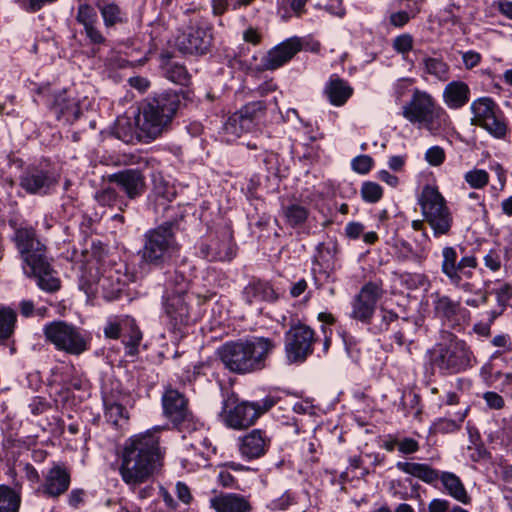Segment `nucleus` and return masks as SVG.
<instances>
[{
  "instance_id": "f257e3e1",
  "label": "nucleus",
  "mask_w": 512,
  "mask_h": 512,
  "mask_svg": "<svg viewBox=\"0 0 512 512\" xmlns=\"http://www.w3.org/2000/svg\"><path fill=\"white\" fill-rule=\"evenodd\" d=\"M160 431L159 427H155L125 440L118 470L121 479L128 486L135 488L147 482L160 464L163 457Z\"/></svg>"
},
{
  "instance_id": "f03ea898",
  "label": "nucleus",
  "mask_w": 512,
  "mask_h": 512,
  "mask_svg": "<svg viewBox=\"0 0 512 512\" xmlns=\"http://www.w3.org/2000/svg\"><path fill=\"white\" fill-rule=\"evenodd\" d=\"M277 347L273 338L248 336L223 343L217 355L230 372L246 375L264 370Z\"/></svg>"
},
{
  "instance_id": "7ed1b4c3",
  "label": "nucleus",
  "mask_w": 512,
  "mask_h": 512,
  "mask_svg": "<svg viewBox=\"0 0 512 512\" xmlns=\"http://www.w3.org/2000/svg\"><path fill=\"white\" fill-rule=\"evenodd\" d=\"M180 104L181 96L176 91H164L147 98L136 119L138 140L149 143L166 132Z\"/></svg>"
},
{
  "instance_id": "20e7f679",
  "label": "nucleus",
  "mask_w": 512,
  "mask_h": 512,
  "mask_svg": "<svg viewBox=\"0 0 512 512\" xmlns=\"http://www.w3.org/2000/svg\"><path fill=\"white\" fill-rule=\"evenodd\" d=\"M178 221H166L149 229L143 236V246L139 251L140 263L150 269H160L175 261L181 251L177 241Z\"/></svg>"
},
{
  "instance_id": "39448f33",
  "label": "nucleus",
  "mask_w": 512,
  "mask_h": 512,
  "mask_svg": "<svg viewBox=\"0 0 512 512\" xmlns=\"http://www.w3.org/2000/svg\"><path fill=\"white\" fill-rule=\"evenodd\" d=\"M162 406L164 415L184 433L183 438H187L186 433L190 435L191 449L203 457L207 455L211 443L206 436V429L189 410L188 400L184 394L174 388H167L162 395Z\"/></svg>"
},
{
  "instance_id": "423d86ee",
  "label": "nucleus",
  "mask_w": 512,
  "mask_h": 512,
  "mask_svg": "<svg viewBox=\"0 0 512 512\" xmlns=\"http://www.w3.org/2000/svg\"><path fill=\"white\" fill-rule=\"evenodd\" d=\"M474 360L473 352L463 340L451 339L437 343L427 351L426 365L432 374L446 376L471 368Z\"/></svg>"
},
{
  "instance_id": "0eeeda50",
  "label": "nucleus",
  "mask_w": 512,
  "mask_h": 512,
  "mask_svg": "<svg viewBox=\"0 0 512 512\" xmlns=\"http://www.w3.org/2000/svg\"><path fill=\"white\" fill-rule=\"evenodd\" d=\"M441 257V272L449 283L464 293L479 295L480 305L486 304L488 293L477 289L476 285L469 281L474 275L473 270L478 266L477 258L474 255H465L459 259L454 246H444L441 250Z\"/></svg>"
},
{
  "instance_id": "6e6552de",
  "label": "nucleus",
  "mask_w": 512,
  "mask_h": 512,
  "mask_svg": "<svg viewBox=\"0 0 512 512\" xmlns=\"http://www.w3.org/2000/svg\"><path fill=\"white\" fill-rule=\"evenodd\" d=\"M418 205L435 238L451 234L453 215L437 187L425 185L418 197Z\"/></svg>"
},
{
  "instance_id": "1a4fd4ad",
  "label": "nucleus",
  "mask_w": 512,
  "mask_h": 512,
  "mask_svg": "<svg viewBox=\"0 0 512 512\" xmlns=\"http://www.w3.org/2000/svg\"><path fill=\"white\" fill-rule=\"evenodd\" d=\"M402 115L410 123L436 131L448 121L447 112L437 104L431 94L415 89L410 101L402 108Z\"/></svg>"
},
{
  "instance_id": "9d476101",
  "label": "nucleus",
  "mask_w": 512,
  "mask_h": 512,
  "mask_svg": "<svg viewBox=\"0 0 512 512\" xmlns=\"http://www.w3.org/2000/svg\"><path fill=\"white\" fill-rule=\"evenodd\" d=\"M43 334L56 350L70 355H80L89 349L88 336L66 321L54 320L45 324Z\"/></svg>"
},
{
  "instance_id": "9b49d317",
  "label": "nucleus",
  "mask_w": 512,
  "mask_h": 512,
  "mask_svg": "<svg viewBox=\"0 0 512 512\" xmlns=\"http://www.w3.org/2000/svg\"><path fill=\"white\" fill-rule=\"evenodd\" d=\"M317 341L315 331L308 325L296 321L285 332V353L291 363L304 362L314 351Z\"/></svg>"
},
{
  "instance_id": "f8f14e48",
  "label": "nucleus",
  "mask_w": 512,
  "mask_h": 512,
  "mask_svg": "<svg viewBox=\"0 0 512 512\" xmlns=\"http://www.w3.org/2000/svg\"><path fill=\"white\" fill-rule=\"evenodd\" d=\"M59 177L48 162L28 166L19 177V185L28 194L44 196L58 184Z\"/></svg>"
},
{
  "instance_id": "ddd939ff",
  "label": "nucleus",
  "mask_w": 512,
  "mask_h": 512,
  "mask_svg": "<svg viewBox=\"0 0 512 512\" xmlns=\"http://www.w3.org/2000/svg\"><path fill=\"white\" fill-rule=\"evenodd\" d=\"M13 241L25 263L24 267L35 265L47 258L46 245L38 238L33 227L20 226L15 229Z\"/></svg>"
},
{
  "instance_id": "4468645a",
  "label": "nucleus",
  "mask_w": 512,
  "mask_h": 512,
  "mask_svg": "<svg viewBox=\"0 0 512 512\" xmlns=\"http://www.w3.org/2000/svg\"><path fill=\"white\" fill-rule=\"evenodd\" d=\"M382 294L381 284L376 282L364 284L352 301L351 317L362 323H370Z\"/></svg>"
},
{
  "instance_id": "2eb2a0df",
  "label": "nucleus",
  "mask_w": 512,
  "mask_h": 512,
  "mask_svg": "<svg viewBox=\"0 0 512 512\" xmlns=\"http://www.w3.org/2000/svg\"><path fill=\"white\" fill-rule=\"evenodd\" d=\"M70 483L71 474L68 468L64 464L55 463L45 473L36 493L45 498L58 499L68 491Z\"/></svg>"
},
{
  "instance_id": "dca6fc26",
  "label": "nucleus",
  "mask_w": 512,
  "mask_h": 512,
  "mask_svg": "<svg viewBox=\"0 0 512 512\" xmlns=\"http://www.w3.org/2000/svg\"><path fill=\"white\" fill-rule=\"evenodd\" d=\"M212 31L209 26L188 27L177 38V47L184 54L204 55L212 43Z\"/></svg>"
},
{
  "instance_id": "f3484780",
  "label": "nucleus",
  "mask_w": 512,
  "mask_h": 512,
  "mask_svg": "<svg viewBox=\"0 0 512 512\" xmlns=\"http://www.w3.org/2000/svg\"><path fill=\"white\" fill-rule=\"evenodd\" d=\"M223 412L225 413V423L233 429H245L258 419L252 403L249 401L237 403L234 395L223 402Z\"/></svg>"
},
{
  "instance_id": "a211bd4d",
  "label": "nucleus",
  "mask_w": 512,
  "mask_h": 512,
  "mask_svg": "<svg viewBox=\"0 0 512 512\" xmlns=\"http://www.w3.org/2000/svg\"><path fill=\"white\" fill-rule=\"evenodd\" d=\"M186 285L180 287L165 300L164 309L174 330H181L191 324L192 318L188 305V295L185 293Z\"/></svg>"
},
{
  "instance_id": "6ab92c4d",
  "label": "nucleus",
  "mask_w": 512,
  "mask_h": 512,
  "mask_svg": "<svg viewBox=\"0 0 512 512\" xmlns=\"http://www.w3.org/2000/svg\"><path fill=\"white\" fill-rule=\"evenodd\" d=\"M108 181L116 184L130 200L141 197L147 189L145 175L136 168L124 169L113 173L108 176Z\"/></svg>"
},
{
  "instance_id": "aec40b11",
  "label": "nucleus",
  "mask_w": 512,
  "mask_h": 512,
  "mask_svg": "<svg viewBox=\"0 0 512 512\" xmlns=\"http://www.w3.org/2000/svg\"><path fill=\"white\" fill-rule=\"evenodd\" d=\"M302 49L299 37H291L271 48L261 59L264 70H276L288 63Z\"/></svg>"
},
{
  "instance_id": "412c9836",
  "label": "nucleus",
  "mask_w": 512,
  "mask_h": 512,
  "mask_svg": "<svg viewBox=\"0 0 512 512\" xmlns=\"http://www.w3.org/2000/svg\"><path fill=\"white\" fill-rule=\"evenodd\" d=\"M432 307L435 317L449 325L459 324L465 320L468 311L462 307L460 301L450 296L435 292L432 294Z\"/></svg>"
},
{
  "instance_id": "4be33fe9",
  "label": "nucleus",
  "mask_w": 512,
  "mask_h": 512,
  "mask_svg": "<svg viewBox=\"0 0 512 512\" xmlns=\"http://www.w3.org/2000/svg\"><path fill=\"white\" fill-rule=\"evenodd\" d=\"M271 444L267 432L253 429L239 438V452L248 460L258 459L266 454Z\"/></svg>"
},
{
  "instance_id": "5701e85b",
  "label": "nucleus",
  "mask_w": 512,
  "mask_h": 512,
  "mask_svg": "<svg viewBox=\"0 0 512 512\" xmlns=\"http://www.w3.org/2000/svg\"><path fill=\"white\" fill-rule=\"evenodd\" d=\"M51 110L57 120L64 124H72L81 116L79 100L71 97L66 90L54 95Z\"/></svg>"
},
{
  "instance_id": "b1692460",
  "label": "nucleus",
  "mask_w": 512,
  "mask_h": 512,
  "mask_svg": "<svg viewBox=\"0 0 512 512\" xmlns=\"http://www.w3.org/2000/svg\"><path fill=\"white\" fill-rule=\"evenodd\" d=\"M338 244L334 241L321 242L316 247L313 258V271L329 279L336 269Z\"/></svg>"
},
{
  "instance_id": "393cba45",
  "label": "nucleus",
  "mask_w": 512,
  "mask_h": 512,
  "mask_svg": "<svg viewBox=\"0 0 512 512\" xmlns=\"http://www.w3.org/2000/svg\"><path fill=\"white\" fill-rule=\"evenodd\" d=\"M94 285L95 287L92 283L89 284L90 292L101 293L106 300L111 301L119 297L125 283L116 270L109 268L95 279Z\"/></svg>"
},
{
  "instance_id": "a878e982",
  "label": "nucleus",
  "mask_w": 512,
  "mask_h": 512,
  "mask_svg": "<svg viewBox=\"0 0 512 512\" xmlns=\"http://www.w3.org/2000/svg\"><path fill=\"white\" fill-rule=\"evenodd\" d=\"M24 270L27 275L36 278L38 287L43 291L54 293L61 287L60 279L56 276L48 258L36 262L35 265L24 267Z\"/></svg>"
},
{
  "instance_id": "bb28decb",
  "label": "nucleus",
  "mask_w": 512,
  "mask_h": 512,
  "mask_svg": "<svg viewBox=\"0 0 512 512\" xmlns=\"http://www.w3.org/2000/svg\"><path fill=\"white\" fill-rule=\"evenodd\" d=\"M210 507L216 512H252L249 496L238 493H221L210 499Z\"/></svg>"
},
{
  "instance_id": "cd10ccee",
  "label": "nucleus",
  "mask_w": 512,
  "mask_h": 512,
  "mask_svg": "<svg viewBox=\"0 0 512 512\" xmlns=\"http://www.w3.org/2000/svg\"><path fill=\"white\" fill-rule=\"evenodd\" d=\"M242 297L245 303L253 305L262 302H273L277 300L278 295L269 282L253 279L244 287Z\"/></svg>"
},
{
  "instance_id": "c85d7f7f",
  "label": "nucleus",
  "mask_w": 512,
  "mask_h": 512,
  "mask_svg": "<svg viewBox=\"0 0 512 512\" xmlns=\"http://www.w3.org/2000/svg\"><path fill=\"white\" fill-rule=\"evenodd\" d=\"M353 91L352 86L346 80L333 74L327 81L323 92L331 105L340 107L353 95Z\"/></svg>"
},
{
  "instance_id": "c756f323",
  "label": "nucleus",
  "mask_w": 512,
  "mask_h": 512,
  "mask_svg": "<svg viewBox=\"0 0 512 512\" xmlns=\"http://www.w3.org/2000/svg\"><path fill=\"white\" fill-rule=\"evenodd\" d=\"M470 88L463 81H451L443 90V101L450 109H460L470 100Z\"/></svg>"
},
{
  "instance_id": "7c9ffc66",
  "label": "nucleus",
  "mask_w": 512,
  "mask_h": 512,
  "mask_svg": "<svg viewBox=\"0 0 512 512\" xmlns=\"http://www.w3.org/2000/svg\"><path fill=\"white\" fill-rule=\"evenodd\" d=\"M419 67L423 75L430 76L439 82H447L450 79V66L441 56L433 57L425 54Z\"/></svg>"
},
{
  "instance_id": "2f4dec72",
  "label": "nucleus",
  "mask_w": 512,
  "mask_h": 512,
  "mask_svg": "<svg viewBox=\"0 0 512 512\" xmlns=\"http://www.w3.org/2000/svg\"><path fill=\"white\" fill-rule=\"evenodd\" d=\"M201 252L209 261H230L235 256V248L230 237L212 240L202 247Z\"/></svg>"
},
{
  "instance_id": "473e14b6",
  "label": "nucleus",
  "mask_w": 512,
  "mask_h": 512,
  "mask_svg": "<svg viewBox=\"0 0 512 512\" xmlns=\"http://www.w3.org/2000/svg\"><path fill=\"white\" fill-rule=\"evenodd\" d=\"M499 108V105L491 97L484 96L473 100L470 104L471 125L481 127Z\"/></svg>"
},
{
  "instance_id": "72a5a7b5",
  "label": "nucleus",
  "mask_w": 512,
  "mask_h": 512,
  "mask_svg": "<svg viewBox=\"0 0 512 512\" xmlns=\"http://www.w3.org/2000/svg\"><path fill=\"white\" fill-rule=\"evenodd\" d=\"M422 322L423 320L420 317L400 318L393 333L394 341L400 346L405 344L408 346L411 345L414 342V337L421 327Z\"/></svg>"
},
{
  "instance_id": "f704fd0d",
  "label": "nucleus",
  "mask_w": 512,
  "mask_h": 512,
  "mask_svg": "<svg viewBox=\"0 0 512 512\" xmlns=\"http://www.w3.org/2000/svg\"><path fill=\"white\" fill-rule=\"evenodd\" d=\"M103 403L106 421L116 429H123L129 419L128 411L123 404L108 395L103 398Z\"/></svg>"
},
{
  "instance_id": "c9c22d12",
  "label": "nucleus",
  "mask_w": 512,
  "mask_h": 512,
  "mask_svg": "<svg viewBox=\"0 0 512 512\" xmlns=\"http://www.w3.org/2000/svg\"><path fill=\"white\" fill-rule=\"evenodd\" d=\"M396 468L427 484H433L439 480L440 476V473L437 470L424 463L399 461L396 463Z\"/></svg>"
},
{
  "instance_id": "e433bc0d",
  "label": "nucleus",
  "mask_w": 512,
  "mask_h": 512,
  "mask_svg": "<svg viewBox=\"0 0 512 512\" xmlns=\"http://www.w3.org/2000/svg\"><path fill=\"white\" fill-rule=\"evenodd\" d=\"M439 479L449 496L465 505L471 502V497L457 475L451 472H443L440 474Z\"/></svg>"
},
{
  "instance_id": "4c0bfd02",
  "label": "nucleus",
  "mask_w": 512,
  "mask_h": 512,
  "mask_svg": "<svg viewBox=\"0 0 512 512\" xmlns=\"http://www.w3.org/2000/svg\"><path fill=\"white\" fill-rule=\"evenodd\" d=\"M143 334L134 319L126 317V328L122 334V343L125 347V354L135 357L139 354Z\"/></svg>"
},
{
  "instance_id": "58836bf2",
  "label": "nucleus",
  "mask_w": 512,
  "mask_h": 512,
  "mask_svg": "<svg viewBox=\"0 0 512 512\" xmlns=\"http://www.w3.org/2000/svg\"><path fill=\"white\" fill-rule=\"evenodd\" d=\"M98 9L106 28H112L116 25L125 24L128 21L126 11L113 1H107L103 2L102 4H98Z\"/></svg>"
},
{
  "instance_id": "ea45409f",
  "label": "nucleus",
  "mask_w": 512,
  "mask_h": 512,
  "mask_svg": "<svg viewBox=\"0 0 512 512\" xmlns=\"http://www.w3.org/2000/svg\"><path fill=\"white\" fill-rule=\"evenodd\" d=\"M492 138L497 140H505L509 134V124L504 112L499 108L493 113L489 120L485 121L481 127Z\"/></svg>"
},
{
  "instance_id": "a19ab883",
  "label": "nucleus",
  "mask_w": 512,
  "mask_h": 512,
  "mask_svg": "<svg viewBox=\"0 0 512 512\" xmlns=\"http://www.w3.org/2000/svg\"><path fill=\"white\" fill-rule=\"evenodd\" d=\"M17 489L0 485V512H19L21 505V485Z\"/></svg>"
},
{
  "instance_id": "79ce46f5",
  "label": "nucleus",
  "mask_w": 512,
  "mask_h": 512,
  "mask_svg": "<svg viewBox=\"0 0 512 512\" xmlns=\"http://www.w3.org/2000/svg\"><path fill=\"white\" fill-rule=\"evenodd\" d=\"M429 254V246L426 243H421L416 249H413L411 244L403 241L401 249L398 253V259L401 261H413L418 265H422Z\"/></svg>"
},
{
  "instance_id": "37998d69",
  "label": "nucleus",
  "mask_w": 512,
  "mask_h": 512,
  "mask_svg": "<svg viewBox=\"0 0 512 512\" xmlns=\"http://www.w3.org/2000/svg\"><path fill=\"white\" fill-rule=\"evenodd\" d=\"M165 77L173 83L186 86L190 82V74L186 67L175 61H168L164 65Z\"/></svg>"
},
{
  "instance_id": "c03bdc74",
  "label": "nucleus",
  "mask_w": 512,
  "mask_h": 512,
  "mask_svg": "<svg viewBox=\"0 0 512 512\" xmlns=\"http://www.w3.org/2000/svg\"><path fill=\"white\" fill-rule=\"evenodd\" d=\"M16 321L17 314L13 309L0 308V341H5L13 335Z\"/></svg>"
},
{
  "instance_id": "a18cd8bd",
  "label": "nucleus",
  "mask_w": 512,
  "mask_h": 512,
  "mask_svg": "<svg viewBox=\"0 0 512 512\" xmlns=\"http://www.w3.org/2000/svg\"><path fill=\"white\" fill-rule=\"evenodd\" d=\"M266 110V104L263 101H253L244 105L235 112L240 118L249 122V130L254 126V121Z\"/></svg>"
},
{
  "instance_id": "49530a36",
  "label": "nucleus",
  "mask_w": 512,
  "mask_h": 512,
  "mask_svg": "<svg viewBox=\"0 0 512 512\" xmlns=\"http://www.w3.org/2000/svg\"><path fill=\"white\" fill-rule=\"evenodd\" d=\"M400 284L408 290H417L429 285L428 277L423 273L403 272L397 274Z\"/></svg>"
},
{
  "instance_id": "de8ad7c7",
  "label": "nucleus",
  "mask_w": 512,
  "mask_h": 512,
  "mask_svg": "<svg viewBox=\"0 0 512 512\" xmlns=\"http://www.w3.org/2000/svg\"><path fill=\"white\" fill-rule=\"evenodd\" d=\"M75 20L83 29L99 22L96 9L87 3L78 5Z\"/></svg>"
},
{
  "instance_id": "09e8293b",
  "label": "nucleus",
  "mask_w": 512,
  "mask_h": 512,
  "mask_svg": "<svg viewBox=\"0 0 512 512\" xmlns=\"http://www.w3.org/2000/svg\"><path fill=\"white\" fill-rule=\"evenodd\" d=\"M309 215L307 208L299 204H291L284 208V216L287 223L297 227L305 223Z\"/></svg>"
},
{
  "instance_id": "8fccbe9b",
  "label": "nucleus",
  "mask_w": 512,
  "mask_h": 512,
  "mask_svg": "<svg viewBox=\"0 0 512 512\" xmlns=\"http://www.w3.org/2000/svg\"><path fill=\"white\" fill-rule=\"evenodd\" d=\"M223 129L226 134L234 137H239L245 132H249V122L240 118L236 113H233L224 123Z\"/></svg>"
},
{
  "instance_id": "3c124183",
  "label": "nucleus",
  "mask_w": 512,
  "mask_h": 512,
  "mask_svg": "<svg viewBox=\"0 0 512 512\" xmlns=\"http://www.w3.org/2000/svg\"><path fill=\"white\" fill-rule=\"evenodd\" d=\"M360 193L365 202L377 203L383 196V189L376 182L366 181L362 184Z\"/></svg>"
},
{
  "instance_id": "603ef678",
  "label": "nucleus",
  "mask_w": 512,
  "mask_h": 512,
  "mask_svg": "<svg viewBox=\"0 0 512 512\" xmlns=\"http://www.w3.org/2000/svg\"><path fill=\"white\" fill-rule=\"evenodd\" d=\"M465 181L474 189H482L489 183V174L483 169H473L465 173Z\"/></svg>"
},
{
  "instance_id": "864d4df0",
  "label": "nucleus",
  "mask_w": 512,
  "mask_h": 512,
  "mask_svg": "<svg viewBox=\"0 0 512 512\" xmlns=\"http://www.w3.org/2000/svg\"><path fill=\"white\" fill-rule=\"evenodd\" d=\"M82 33L85 35L86 40L93 46H102L107 42L106 37L102 33L99 23L93 24L83 29Z\"/></svg>"
},
{
  "instance_id": "5fc2aeb1",
  "label": "nucleus",
  "mask_w": 512,
  "mask_h": 512,
  "mask_svg": "<svg viewBox=\"0 0 512 512\" xmlns=\"http://www.w3.org/2000/svg\"><path fill=\"white\" fill-rule=\"evenodd\" d=\"M279 401L280 397L273 394H268L263 399L259 401H253L251 403L255 408L257 418H259L261 415L265 414L271 408H273Z\"/></svg>"
},
{
  "instance_id": "6e6d98bb",
  "label": "nucleus",
  "mask_w": 512,
  "mask_h": 512,
  "mask_svg": "<svg viewBox=\"0 0 512 512\" xmlns=\"http://www.w3.org/2000/svg\"><path fill=\"white\" fill-rule=\"evenodd\" d=\"M126 328V318L119 321H108L103 329L106 338L118 339L122 336Z\"/></svg>"
},
{
  "instance_id": "4d7b16f0",
  "label": "nucleus",
  "mask_w": 512,
  "mask_h": 512,
  "mask_svg": "<svg viewBox=\"0 0 512 512\" xmlns=\"http://www.w3.org/2000/svg\"><path fill=\"white\" fill-rule=\"evenodd\" d=\"M413 37L411 34L405 33L394 38L392 47L400 54H406L413 49Z\"/></svg>"
},
{
  "instance_id": "13d9d810",
  "label": "nucleus",
  "mask_w": 512,
  "mask_h": 512,
  "mask_svg": "<svg viewBox=\"0 0 512 512\" xmlns=\"http://www.w3.org/2000/svg\"><path fill=\"white\" fill-rule=\"evenodd\" d=\"M295 503V498L289 491L284 492L277 499L272 500L268 504V508L272 511H284Z\"/></svg>"
},
{
  "instance_id": "bf43d9fd",
  "label": "nucleus",
  "mask_w": 512,
  "mask_h": 512,
  "mask_svg": "<svg viewBox=\"0 0 512 512\" xmlns=\"http://www.w3.org/2000/svg\"><path fill=\"white\" fill-rule=\"evenodd\" d=\"M399 319V316L395 312L391 310H381V322L379 324V330L381 332L388 330H392L394 332Z\"/></svg>"
},
{
  "instance_id": "052dcab7",
  "label": "nucleus",
  "mask_w": 512,
  "mask_h": 512,
  "mask_svg": "<svg viewBox=\"0 0 512 512\" xmlns=\"http://www.w3.org/2000/svg\"><path fill=\"white\" fill-rule=\"evenodd\" d=\"M373 159L369 155H359L352 160V169L359 174H367L373 167Z\"/></svg>"
},
{
  "instance_id": "680f3d73",
  "label": "nucleus",
  "mask_w": 512,
  "mask_h": 512,
  "mask_svg": "<svg viewBox=\"0 0 512 512\" xmlns=\"http://www.w3.org/2000/svg\"><path fill=\"white\" fill-rule=\"evenodd\" d=\"M446 158L445 151L440 146L430 147L425 153V160L431 166H439L441 165Z\"/></svg>"
},
{
  "instance_id": "e2e57ef3",
  "label": "nucleus",
  "mask_w": 512,
  "mask_h": 512,
  "mask_svg": "<svg viewBox=\"0 0 512 512\" xmlns=\"http://www.w3.org/2000/svg\"><path fill=\"white\" fill-rule=\"evenodd\" d=\"M118 194L112 187L104 188L95 195L97 202L103 206H113L117 201Z\"/></svg>"
},
{
  "instance_id": "0e129e2a",
  "label": "nucleus",
  "mask_w": 512,
  "mask_h": 512,
  "mask_svg": "<svg viewBox=\"0 0 512 512\" xmlns=\"http://www.w3.org/2000/svg\"><path fill=\"white\" fill-rule=\"evenodd\" d=\"M483 399L489 409L501 410L505 406L504 398L494 391H487L483 394Z\"/></svg>"
},
{
  "instance_id": "69168bd1",
  "label": "nucleus",
  "mask_w": 512,
  "mask_h": 512,
  "mask_svg": "<svg viewBox=\"0 0 512 512\" xmlns=\"http://www.w3.org/2000/svg\"><path fill=\"white\" fill-rule=\"evenodd\" d=\"M494 292L496 294L498 305L505 309L512 298V285L504 283L501 287L495 289Z\"/></svg>"
},
{
  "instance_id": "338daca9",
  "label": "nucleus",
  "mask_w": 512,
  "mask_h": 512,
  "mask_svg": "<svg viewBox=\"0 0 512 512\" xmlns=\"http://www.w3.org/2000/svg\"><path fill=\"white\" fill-rule=\"evenodd\" d=\"M418 12L419 9H417L412 16L403 10L394 12L389 17L390 24L394 27L401 28L405 26Z\"/></svg>"
},
{
  "instance_id": "774afa93",
  "label": "nucleus",
  "mask_w": 512,
  "mask_h": 512,
  "mask_svg": "<svg viewBox=\"0 0 512 512\" xmlns=\"http://www.w3.org/2000/svg\"><path fill=\"white\" fill-rule=\"evenodd\" d=\"M419 448L420 445L418 441L410 437L400 439L398 443V451L404 455L414 454Z\"/></svg>"
}]
</instances>
